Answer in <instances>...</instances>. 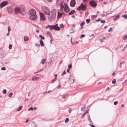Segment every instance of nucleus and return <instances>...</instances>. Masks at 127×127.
I'll use <instances>...</instances> for the list:
<instances>
[{
	"instance_id": "31",
	"label": "nucleus",
	"mask_w": 127,
	"mask_h": 127,
	"mask_svg": "<svg viewBox=\"0 0 127 127\" xmlns=\"http://www.w3.org/2000/svg\"><path fill=\"white\" fill-rule=\"evenodd\" d=\"M69 119L68 118H66L64 122L65 123H67L69 121Z\"/></svg>"
},
{
	"instance_id": "30",
	"label": "nucleus",
	"mask_w": 127,
	"mask_h": 127,
	"mask_svg": "<svg viewBox=\"0 0 127 127\" xmlns=\"http://www.w3.org/2000/svg\"><path fill=\"white\" fill-rule=\"evenodd\" d=\"M97 16V15H93L91 16L92 18L93 19L95 18Z\"/></svg>"
},
{
	"instance_id": "2",
	"label": "nucleus",
	"mask_w": 127,
	"mask_h": 127,
	"mask_svg": "<svg viewBox=\"0 0 127 127\" xmlns=\"http://www.w3.org/2000/svg\"><path fill=\"white\" fill-rule=\"evenodd\" d=\"M56 15V12L54 9L52 10L51 12L49 14L48 16V18L49 20L52 21L55 18Z\"/></svg>"
},
{
	"instance_id": "6",
	"label": "nucleus",
	"mask_w": 127,
	"mask_h": 127,
	"mask_svg": "<svg viewBox=\"0 0 127 127\" xmlns=\"http://www.w3.org/2000/svg\"><path fill=\"white\" fill-rule=\"evenodd\" d=\"M89 3L90 5L93 7H95L97 5L96 2L93 0L90 1Z\"/></svg>"
},
{
	"instance_id": "57",
	"label": "nucleus",
	"mask_w": 127,
	"mask_h": 127,
	"mask_svg": "<svg viewBox=\"0 0 127 127\" xmlns=\"http://www.w3.org/2000/svg\"><path fill=\"white\" fill-rule=\"evenodd\" d=\"M63 4L62 3L61 4L60 6H61V9L63 8Z\"/></svg>"
},
{
	"instance_id": "4",
	"label": "nucleus",
	"mask_w": 127,
	"mask_h": 127,
	"mask_svg": "<svg viewBox=\"0 0 127 127\" xmlns=\"http://www.w3.org/2000/svg\"><path fill=\"white\" fill-rule=\"evenodd\" d=\"M14 10L15 13L16 14H18L19 13H20L21 14L24 15H25L26 14V12H24V13H23L20 8L16 7L15 8Z\"/></svg>"
},
{
	"instance_id": "61",
	"label": "nucleus",
	"mask_w": 127,
	"mask_h": 127,
	"mask_svg": "<svg viewBox=\"0 0 127 127\" xmlns=\"http://www.w3.org/2000/svg\"><path fill=\"white\" fill-rule=\"evenodd\" d=\"M61 86V85H59L57 87V88H58V89H59V88L60 87V86Z\"/></svg>"
},
{
	"instance_id": "11",
	"label": "nucleus",
	"mask_w": 127,
	"mask_h": 127,
	"mask_svg": "<svg viewBox=\"0 0 127 127\" xmlns=\"http://www.w3.org/2000/svg\"><path fill=\"white\" fill-rule=\"evenodd\" d=\"M73 76L72 75H71L70 77L69 81L70 82L71 84H73L74 81V79L73 78Z\"/></svg>"
},
{
	"instance_id": "62",
	"label": "nucleus",
	"mask_w": 127,
	"mask_h": 127,
	"mask_svg": "<svg viewBox=\"0 0 127 127\" xmlns=\"http://www.w3.org/2000/svg\"><path fill=\"white\" fill-rule=\"evenodd\" d=\"M83 1L84 2L86 3L87 2V0H83Z\"/></svg>"
},
{
	"instance_id": "59",
	"label": "nucleus",
	"mask_w": 127,
	"mask_h": 127,
	"mask_svg": "<svg viewBox=\"0 0 127 127\" xmlns=\"http://www.w3.org/2000/svg\"><path fill=\"white\" fill-rule=\"evenodd\" d=\"M112 30V29L111 28H110V29L108 30V32H110V31Z\"/></svg>"
},
{
	"instance_id": "28",
	"label": "nucleus",
	"mask_w": 127,
	"mask_h": 127,
	"mask_svg": "<svg viewBox=\"0 0 127 127\" xmlns=\"http://www.w3.org/2000/svg\"><path fill=\"white\" fill-rule=\"evenodd\" d=\"M39 37L41 38V39H45V37L44 36H42L41 34H40L39 35Z\"/></svg>"
},
{
	"instance_id": "29",
	"label": "nucleus",
	"mask_w": 127,
	"mask_h": 127,
	"mask_svg": "<svg viewBox=\"0 0 127 127\" xmlns=\"http://www.w3.org/2000/svg\"><path fill=\"white\" fill-rule=\"evenodd\" d=\"M122 17L125 19H127V14H125L122 15Z\"/></svg>"
},
{
	"instance_id": "33",
	"label": "nucleus",
	"mask_w": 127,
	"mask_h": 127,
	"mask_svg": "<svg viewBox=\"0 0 127 127\" xmlns=\"http://www.w3.org/2000/svg\"><path fill=\"white\" fill-rule=\"evenodd\" d=\"M60 28L58 26V25L56 26V30L58 31H59L60 30Z\"/></svg>"
},
{
	"instance_id": "41",
	"label": "nucleus",
	"mask_w": 127,
	"mask_h": 127,
	"mask_svg": "<svg viewBox=\"0 0 127 127\" xmlns=\"http://www.w3.org/2000/svg\"><path fill=\"white\" fill-rule=\"evenodd\" d=\"M47 33L50 36H51V33L49 31H47Z\"/></svg>"
},
{
	"instance_id": "53",
	"label": "nucleus",
	"mask_w": 127,
	"mask_h": 127,
	"mask_svg": "<svg viewBox=\"0 0 127 127\" xmlns=\"http://www.w3.org/2000/svg\"><path fill=\"white\" fill-rule=\"evenodd\" d=\"M66 96L67 95H65L63 96L62 98L63 99L64 98L66 97Z\"/></svg>"
},
{
	"instance_id": "37",
	"label": "nucleus",
	"mask_w": 127,
	"mask_h": 127,
	"mask_svg": "<svg viewBox=\"0 0 127 127\" xmlns=\"http://www.w3.org/2000/svg\"><path fill=\"white\" fill-rule=\"evenodd\" d=\"M50 26H49L48 25L47 27L46 28H47L48 27H50L49 30H52V27H51Z\"/></svg>"
},
{
	"instance_id": "58",
	"label": "nucleus",
	"mask_w": 127,
	"mask_h": 127,
	"mask_svg": "<svg viewBox=\"0 0 127 127\" xmlns=\"http://www.w3.org/2000/svg\"><path fill=\"white\" fill-rule=\"evenodd\" d=\"M105 21L104 20H102L101 21V22L102 23H105Z\"/></svg>"
},
{
	"instance_id": "55",
	"label": "nucleus",
	"mask_w": 127,
	"mask_h": 127,
	"mask_svg": "<svg viewBox=\"0 0 127 127\" xmlns=\"http://www.w3.org/2000/svg\"><path fill=\"white\" fill-rule=\"evenodd\" d=\"M27 79V78H23L20 79V80H22L23 81H25Z\"/></svg>"
},
{
	"instance_id": "46",
	"label": "nucleus",
	"mask_w": 127,
	"mask_h": 127,
	"mask_svg": "<svg viewBox=\"0 0 127 127\" xmlns=\"http://www.w3.org/2000/svg\"><path fill=\"white\" fill-rule=\"evenodd\" d=\"M66 73V72H65V70L63 72V73L62 74V76H63Z\"/></svg>"
},
{
	"instance_id": "13",
	"label": "nucleus",
	"mask_w": 127,
	"mask_h": 127,
	"mask_svg": "<svg viewBox=\"0 0 127 127\" xmlns=\"http://www.w3.org/2000/svg\"><path fill=\"white\" fill-rule=\"evenodd\" d=\"M39 79V77H35L32 78V81L37 80Z\"/></svg>"
},
{
	"instance_id": "9",
	"label": "nucleus",
	"mask_w": 127,
	"mask_h": 127,
	"mask_svg": "<svg viewBox=\"0 0 127 127\" xmlns=\"http://www.w3.org/2000/svg\"><path fill=\"white\" fill-rule=\"evenodd\" d=\"M8 4L7 1H4L0 3V8H1L6 5Z\"/></svg>"
},
{
	"instance_id": "16",
	"label": "nucleus",
	"mask_w": 127,
	"mask_h": 127,
	"mask_svg": "<svg viewBox=\"0 0 127 127\" xmlns=\"http://www.w3.org/2000/svg\"><path fill=\"white\" fill-rule=\"evenodd\" d=\"M75 11L74 10H72L68 14L69 15L75 13Z\"/></svg>"
},
{
	"instance_id": "52",
	"label": "nucleus",
	"mask_w": 127,
	"mask_h": 127,
	"mask_svg": "<svg viewBox=\"0 0 127 127\" xmlns=\"http://www.w3.org/2000/svg\"><path fill=\"white\" fill-rule=\"evenodd\" d=\"M35 45L37 47H39L40 46V45L39 44H36Z\"/></svg>"
},
{
	"instance_id": "51",
	"label": "nucleus",
	"mask_w": 127,
	"mask_h": 127,
	"mask_svg": "<svg viewBox=\"0 0 127 127\" xmlns=\"http://www.w3.org/2000/svg\"><path fill=\"white\" fill-rule=\"evenodd\" d=\"M56 80V78H55L54 79H53L52 81V82H51V83H52L53 82H54Z\"/></svg>"
},
{
	"instance_id": "26",
	"label": "nucleus",
	"mask_w": 127,
	"mask_h": 127,
	"mask_svg": "<svg viewBox=\"0 0 127 127\" xmlns=\"http://www.w3.org/2000/svg\"><path fill=\"white\" fill-rule=\"evenodd\" d=\"M88 119L90 121V123H91L92 124H93L91 119L90 115H89Z\"/></svg>"
},
{
	"instance_id": "12",
	"label": "nucleus",
	"mask_w": 127,
	"mask_h": 127,
	"mask_svg": "<svg viewBox=\"0 0 127 127\" xmlns=\"http://www.w3.org/2000/svg\"><path fill=\"white\" fill-rule=\"evenodd\" d=\"M4 52L3 51L0 50V58H3L4 56Z\"/></svg>"
},
{
	"instance_id": "50",
	"label": "nucleus",
	"mask_w": 127,
	"mask_h": 127,
	"mask_svg": "<svg viewBox=\"0 0 127 127\" xmlns=\"http://www.w3.org/2000/svg\"><path fill=\"white\" fill-rule=\"evenodd\" d=\"M85 36V35L84 34H82L81 35L80 38H82L84 37Z\"/></svg>"
},
{
	"instance_id": "7",
	"label": "nucleus",
	"mask_w": 127,
	"mask_h": 127,
	"mask_svg": "<svg viewBox=\"0 0 127 127\" xmlns=\"http://www.w3.org/2000/svg\"><path fill=\"white\" fill-rule=\"evenodd\" d=\"M6 9L8 12L10 14H11L13 12V9L11 6H8L6 7Z\"/></svg>"
},
{
	"instance_id": "20",
	"label": "nucleus",
	"mask_w": 127,
	"mask_h": 127,
	"mask_svg": "<svg viewBox=\"0 0 127 127\" xmlns=\"http://www.w3.org/2000/svg\"><path fill=\"white\" fill-rule=\"evenodd\" d=\"M58 14L57 18H59V17H61L62 16V14L61 13L59 12H58Z\"/></svg>"
},
{
	"instance_id": "64",
	"label": "nucleus",
	"mask_w": 127,
	"mask_h": 127,
	"mask_svg": "<svg viewBox=\"0 0 127 127\" xmlns=\"http://www.w3.org/2000/svg\"><path fill=\"white\" fill-rule=\"evenodd\" d=\"M57 74H55L54 75V77H55V78H56V77H57Z\"/></svg>"
},
{
	"instance_id": "23",
	"label": "nucleus",
	"mask_w": 127,
	"mask_h": 127,
	"mask_svg": "<svg viewBox=\"0 0 127 127\" xmlns=\"http://www.w3.org/2000/svg\"><path fill=\"white\" fill-rule=\"evenodd\" d=\"M68 6L67 4H66L65 3L64 4V5L63 6V8H64V9L65 8H68Z\"/></svg>"
},
{
	"instance_id": "45",
	"label": "nucleus",
	"mask_w": 127,
	"mask_h": 127,
	"mask_svg": "<svg viewBox=\"0 0 127 127\" xmlns=\"http://www.w3.org/2000/svg\"><path fill=\"white\" fill-rule=\"evenodd\" d=\"M118 102V101H114V105H117V104Z\"/></svg>"
},
{
	"instance_id": "32",
	"label": "nucleus",
	"mask_w": 127,
	"mask_h": 127,
	"mask_svg": "<svg viewBox=\"0 0 127 127\" xmlns=\"http://www.w3.org/2000/svg\"><path fill=\"white\" fill-rule=\"evenodd\" d=\"M86 21L87 23H89L90 21V19H87L86 20Z\"/></svg>"
},
{
	"instance_id": "24",
	"label": "nucleus",
	"mask_w": 127,
	"mask_h": 127,
	"mask_svg": "<svg viewBox=\"0 0 127 127\" xmlns=\"http://www.w3.org/2000/svg\"><path fill=\"white\" fill-rule=\"evenodd\" d=\"M46 60L45 59H43L41 61V64H44Z\"/></svg>"
},
{
	"instance_id": "15",
	"label": "nucleus",
	"mask_w": 127,
	"mask_h": 127,
	"mask_svg": "<svg viewBox=\"0 0 127 127\" xmlns=\"http://www.w3.org/2000/svg\"><path fill=\"white\" fill-rule=\"evenodd\" d=\"M64 11L66 13H68L69 11V9L68 7V8H65L64 9Z\"/></svg>"
},
{
	"instance_id": "1",
	"label": "nucleus",
	"mask_w": 127,
	"mask_h": 127,
	"mask_svg": "<svg viewBox=\"0 0 127 127\" xmlns=\"http://www.w3.org/2000/svg\"><path fill=\"white\" fill-rule=\"evenodd\" d=\"M36 12L34 9H32L30 10L28 14L30 15V19L32 20H34L37 18V16L36 15Z\"/></svg>"
},
{
	"instance_id": "40",
	"label": "nucleus",
	"mask_w": 127,
	"mask_h": 127,
	"mask_svg": "<svg viewBox=\"0 0 127 127\" xmlns=\"http://www.w3.org/2000/svg\"><path fill=\"white\" fill-rule=\"evenodd\" d=\"M124 62H121L120 63V65H119V66L121 68V65H122V64H124Z\"/></svg>"
},
{
	"instance_id": "63",
	"label": "nucleus",
	"mask_w": 127,
	"mask_h": 127,
	"mask_svg": "<svg viewBox=\"0 0 127 127\" xmlns=\"http://www.w3.org/2000/svg\"><path fill=\"white\" fill-rule=\"evenodd\" d=\"M71 111H72V109L71 108H70L68 112L69 113H70L71 112Z\"/></svg>"
},
{
	"instance_id": "34",
	"label": "nucleus",
	"mask_w": 127,
	"mask_h": 127,
	"mask_svg": "<svg viewBox=\"0 0 127 127\" xmlns=\"http://www.w3.org/2000/svg\"><path fill=\"white\" fill-rule=\"evenodd\" d=\"M13 95V93H10L8 95V96L10 97H11Z\"/></svg>"
},
{
	"instance_id": "36",
	"label": "nucleus",
	"mask_w": 127,
	"mask_h": 127,
	"mask_svg": "<svg viewBox=\"0 0 127 127\" xmlns=\"http://www.w3.org/2000/svg\"><path fill=\"white\" fill-rule=\"evenodd\" d=\"M6 90L5 89H4L3 90V91H2V93L3 94H5L6 93Z\"/></svg>"
},
{
	"instance_id": "19",
	"label": "nucleus",
	"mask_w": 127,
	"mask_h": 127,
	"mask_svg": "<svg viewBox=\"0 0 127 127\" xmlns=\"http://www.w3.org/2000/svg\"><path fill=\"white\" fill-rule=\"evenodd\" d=\"M86 105L85 104H84L82 106V107L81 109V110L82 111H83L84 110V109L85 108Z\"/></svg>"
},
{
	"instance_id": "10",
	"label": "nucleus",
	"mask_w": 127,
	"mask_h": 127,
	"mask_svg": "<svg viewBox=\"0 0 127 127\" xmlns=\"http://www.w3.org/2000/svg\"><path fill=\"white\" fill-rule=\"evenodd\" d=\"M75 0H71L70 2V5L71 7H74L75 6Z\"/></svg>"
},
{
	"instance_id": "14",
	"label": "nucleus",
	"mask_w": 127,
	"mask_h": 127,
	"mask_svg": "<svg viewBox=\"0 0 127 127\" xmlns=\"http://www.w3.org/2000/svg\"><path fill=\"white\" fill-rule=\"evenodd\" d=\"M58 25V24H56L55 25L53 26L52 25H51L50 26L51 27H52V29H54L55 30H56V26Z\"/></svg>"
},
{
	"instance_id": "35",
	"label": "nucleus",
	"mask_w": 127,
	"mask_h": 127,
	"mask_svg": "<svg viewBox=\"0 0 127 127\" xmlns=\"http://www.w3.org/2000/svg\"><path fill=\"white\" fill-rule=\"evenodd\" d=\"M85 23V22H83L80 24V25L81 26H83L84 25Z\"/></svg>"
},
{
	"instance_id": "21",
	"label": "nucleus",
	"mask_w": 127,
	"mask_h": 127,
	"mask_svg": "<svg viewBox=\"0 0 127 127\" xmlns=\"http://www.w3.org/2000/svg\"><path fill=\"white\" fill-rule=\"evenodd\" d=\"M29 40V38L27 36H25L24 37V41H28Z\"/></svg>"
},
{
	"instance_id": "17",
	"label": "nucleus",
	"mask_w": 127,
	"mask_h": 127,
	"mask_svg": "<svg viewBox=\"0 0 127 127\" xmlns=\"http://www.w3.org/2000/svg\"><path fill=\"white\" fill-rule=\"evenodd\" d=\"M40 45L41 46H43L44 45V43L43 41L41 40H40Z\"/></svg>"
},
{
	"instance_id": "47",
	"label": "nucleus",
	"mask_w": 127,
	"mask_h": 127,
	"mask_svg": "<svg viewBox=\"0 0 127 127\" xmlns=\"http://www.w3.org/2000/svg\"><path fill=\"white\" fill-rule=\"evenodd\" d=\"M105 37H104L102 39H101V42H104V40L103 39H105Z\"/></svg>"
},
{
	"instance_id": "49",
	"label": "nucleus",
	"mask_w": 127,
	"mask_h": 127,
	"mask_svg": "<svg viewBox=\"0 0 127 127\" xmlns=\"http://www.w3.org/2000/svg\"><path fill=\"white\" fill-rule=\"evenodd\" d=\"M11 30V29L10 28V27L9 26L8 27V31L9 32Z\"/></svg>"
},
{
	"instance_id": "56",
	"label": "nucleus",
	"mask_w": 127,
	"mask_h": 127,
	"mask_svg": "<svg viewBox=\"0 0 127 127\" xmlns=\"http://www.w3.org/2000/svg\"><path fill=\"white\" fill-rule=\"evenodd\" d=\"M86 114L85 113H84V114H83V115L81 116V118H83V117H84V116H85V115Z\"/></svg>"
},
{
	"instance_id": "39",
	"label": "nucleus",
	"mask_w": 127,
	"mask_h": 127,
	"mask_svg": "<svg viewBox=\"0 0 127 127\" xmlns=\"http://www.w3.org/2000/svg\"><path fill=\"white\" fill-rule=\"evenodd\" d=\"M112 83L113 84H114L116 83V80L115 79H113L112 81Z\"/></svg>"
},
{
	"instance_id": "38",
	"label": "nucleus",
	"mask_w": 127,
	"mask_h": 127,
	"mask_svg": "<svg viewBox=\"0 0 127 127\" xmlns=\"http://www.w3.org/2000/svg\"><path fill=\"white\" fill-rule=\"evenodd\" d=\"M72 67V65L71 64H70L69 65H68V68L69 69H70Z\"/></svg>"
},
{
	"instance_id": "27",
	"label": "nucleus",
	"mask_w": 127,
	"mask_h": 127,
	"mask_svg": "<svg viewBox=\"0 0 127 127\" xmlns=\"http://www.w3.org/2000/svg\"><path fill=\"white\" fill-rule=\"evenodd\" d=\"M123 39L125 40H126L127 39V34L123 36Z\"/></svg>"
},
{
	"instance_id": "18",
	"label": "nucleus",
	"mask_w": 127,
	"mask_h": 127,
	"mask_svg": "<svg viewBox=\"0 0 127 127\" xmlns=\"http://www.w3.org/2000/svg\"><path fill=\"white\" fill-rule=\"evenodd\" d=\"M119 17V15H118L117 16H115L113 19V20L114 21L116 20L117 18Z\"/></svg>"
},
{
	"instance_id": "60",
	"label": "nucleus",
	"mask_w": 127,
	"mask_h": 127,
	"mask_svg": "<svg viewBox=\"0 0 127 127\" xmlns=\"http://www.w3.org/2000/svg\"><path fill=\"white\" fill-rule=\"evenodd\" d=\"M42 70H43V69H40L39 71H37V72H34V74H35V73H37L38 72H39V71H42Z\"/></svg>"
},
{
	"instance_id": "8",
	"label": "nucleus",
	"mask_w": 127,
	"mask_h": 127,
	"mask_svg": "<svg viewBox=\"0 0 127 127\" xmlns=\"http://www.w3.org/2000/svg\"><path fill=\"white\" fill-rule=\"evenodd\" d=\"M39 16L40 20L41 21H44L46 19V17L44 14L42 13H39Z\"/></svg>"
},
{
	"instance_id": "44",
	"label": "nucleus",
	"mask_w": 127,
	"mask_h": 127,
	"mask_svg": "<svg viewBox=\"0 0 127 127\" xmlns=\"http://www.w3.org/2000/svg\"><path fill=\"white\" fill-rule=\"evenodd\" d=\"M60 26L61 28H63L64 27V25L63 24H61L60 25Z\"/></svg>"
},
{
	"instance_id": "5",
	"label": "nucleus",
	"mask_w": 127,
	"mask_h": 127,
	"mask_svg": "<svg viewBox=\"0 0 127 127\" xmlns=\"http://www.w3.org/2000/svg\"><path fill=\"white\" fill-rule=\"evenodd\" d=\"M87 7L86 5L83 4L82 3L81 4V5L77 8V9L79 11L82 10L83 11L86 10Z\"/></svg>"
},
{
	"instance_id": "43",
	"label": "nucleus",
	"mask_w": 127,
	"mask_h": 127,
	"mask_svg": "<svg viewBox=\"0 0 127 127\" xmlns=\"http://www.w3.org/2000/svg\"><path fill=\"white\" fill-rule=\"evenodd\" d=\"M127 47V44H126V46L124 47L123 49L122 50V51H124L126 48Z\"/></svg>"
},
{
	"instance_id": "54",
	"label": "nucleus",
	"mask_w": 127,
	"mask_h": 127,
	"mask_svg": "<svg viewBox=\"0 0 127 127\" xmlns=\"http://www.w3.org/2000/svg\"><path fill=\"white\" fill-rule=\"evenodd\" d=\"M12 45H10L9 46V49H11L12 48Z\"/></svg>"
},
{
	"instance_id": "48",
	"label": "nucleus",
	"mask_w": 127,
	"mask_h": 127,
	"mask_svg": "<svg viewBox=\"0 0 127 127\" xmlns=\"http://www.w3.org/2000/svg\"><path fill=\"white\" fill-rule=\"evenodd\" d=\"M1 70H5L6 69V68L5 67H3L1 68Z\"/></svg>"
},
{
	"instance_id": "3",
	"label": "nucleus",
	"mask_w": 127,
	"mask_h": 127,
	"mask_svg": "<svg viewBox=\"0 0 127 127\" xmlns=\"http://www.w3.org/2000/svg\"><path fill=\"white\" fill-rule=\"evenodd\" d=\"M42 11L46 15H49L50 13V10L47 7L43 6L42 7Z\"/></svg>"
},
{
	"instance_id": "22",
	"label": "nucleus",
	"mask_w": 127,
	"mask_h": 127,
	"mask_svg": "<svg viewBox=\"0 0 127 127\" xmlns=\"http://www.w3.org/2000/svg\"><path fill=\"white\" fill-rule=\"evenodd\" d=\"M75 26L73 25L72 28L71 30V31H72V32H74V30L75 29Z\"/></svg>"
},
{
	"instance_id": "42",
	"label": "nucleus",
	"mask_w": 127,
	"mask_h": 127,
	"mask_svg": "<svg viewBox=\"0 0 127 127\" xmlns=\"http://www.w3.org/2000/svg\"><path fill=\"white\" fill-rule=\"evenodd\" d=\"M33 110V108L32 107H31L30 108H29L28 109V110L29 111H30L31 110Z\"/></svg>"
},
{
	"instance_id": "25",
	"label": "nucleus",
	"mask_w": 127,
	"mask_h": 127,
	"mask_svg": "<svg viewBox=\"0 0 127 127\" xmlns=\"http://www.w3.org/2000/svg\"><path fill=\"white\" fill-rule=\"evenodd\" d=\"M22 106H20L19 108L17 109V110L18 111H20L22 109Z\"/></svg>"
}]
</instances>
